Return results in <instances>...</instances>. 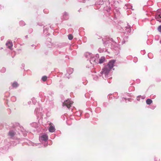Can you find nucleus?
Returning a JSON list of instances; mask_svg holds the SVG:
<instances>
[{"mask_svg":"<svg viewBox=\"0 0 161 161\" xmlns=\"http://www.w3.org/2000/svg\"><path fill=\"white\" fill-rule=\"evenodd\" d=\"M110 70L111 69L110 68L105 66L103 69L100 74H99V75H102L103 78H104V76L105 78H108L109 77L108 74Z\"/></svg>","mask_w":161,"mask_h":161,"instance_id":"1","label":"nucleus"},{"mask_svg":"<svg viewBox=\"0 0 161 161\" xmlns=\"http://www.w3.org/2000/svg\"><path fill=\"white\" fill-rule=\"evenodd\" d=\"M35 112L36 113L38 116H40L41 117H42L45 114L44 111L43 110L42 108L41 107L36 109Z\"/></svg>","mask_w":161,"mask_h":161,"instance_id":"2","label":"nucleus"},{"mask_svg":"<svg viewBox=\"0 0 161 161\" xmlns=\"http://www.w3.org/2000/svg\"><path fill=\"white\" fill-rule=\"evenodd\" d=\"M98 55H96L95 57L92 56V57L90 58V63L91 64H97L98 61Z\"/></svg>","mask_w":161,"mask_h":161,"instance_id":"3","label":"nucleus"},{"mask_svg":"<svg viewBox=\"0 0 161 161\" xmlns=\"http://www.w3.org/2000/svg\"><path fill=\"white\" fill-rule=\"evenodd\" d=\"M73 103V102L71 101L70 100L68 99V100L65 101L63 103V106H65L68 108H69L71 105Z\"/></svg>","mask_w":161,"mask_h":161,"instance_id":"4","label":"nucleus"},{"mask_svg":"<svg viewBox=\"0 0 161 161\" xmlns=\"http://www.w3.org/2000/svg\"><path fill=\"white\" fill-rule=\"evenodd\" d=\"M39 139L41 142L43 141L46 142L48 139V136L47 134H43L40 136Z\"/></svg>","mask_w":161,"mask_h":161,"instance_id":"5","label":"nucleus"},{"mask_svg":"<svg viewBox=\"0 0 161 161\" xmlns=\"http://www.w3.org/2000/svg\"><path fill=\"white\" fill-rule=\"evenodd\" d=\"M115 62V60H110L108 64L107 65H106V66L111 69L114 66V64Z\"/></svg>","mask_w":161,"mask_h":161,"instance_id":"6","label":"nucleus"},{"mask_svg":"<svg viewBox=\"0 0 161 161\" xmlns=\"http://www.w3.org/2000/svg\"><path fill=\"white\" fill-rule=\"evenodd\" d=\"M112 42V41L111 39H107L106 41L103 42V44L106 47H108L111 46Z\"/></svg>","mask_w":161,"mask_h":161,"instance_id":"7","label":"nucleus"},{"mask_svg":"<svg viewBox=\"0 0 161 161\" xmlns=\"http://www.w3.org/2000/svg\"><path fill=\"white\" fill-rule=\"evenodd\" d=\"M6 45L10 50L12 49V47L13 45L12 42H11L10 40H8L7 41V42L6 43Z\"/></svg>","mask_w":161,"mask_h":161,"instance_id":"8","label":"nucleus"},{"mask_svg":"<svg viewBox=\"0 0 161 161\" xmlns=\"http://www.w3.org/2000/svg\"><path fill=\"white\" fill-rule=\"evenodd\" d=\"M17 135L16 132L14 130H10L8 133V136L10 137H13Z\"/></svg>","mask_w":161,"mask_h":161,"instance_id":"9","label":"nucleus"},{"mask_svg":"<svg viewBox=\"0 0 161 161\" xmlns=\"http://www.w3.org/2000/svg\"><path fill=\"white\" fill-rule=\"evenodd\" d=\"M85 57L88 58H90L91 57L93 56V55L92 53H89V52H86L85 53Z\"/></svg>","mask_w":161,"mask_h":161,"instance_id":"10","label":"nucleus"},{"mask_svg":"<svg viewBox=\"0 0 161 161\" xmlns=\"http://www.w3.org/2000/svg\"><path fill=\"white\" fill-rule=\"evenodd\" d=\"M55 130V128L54 126L52 125L50 126L49 128V131L51 132H54Z\"/></svg>","mask_w":161,"mask_h":161,"instance_id":"11","label":"nucleus"},{"mask_svg":"<svg viewBox=\"0 0 161 161\" xmlns=\"http://www.w3.org/2000/svg\"><path fill=\"white\" fill-rule=\"evenodd\" d=\"M63 18L64 20H66L68 18V14L66 12H64L63 15Z\"/></svg>","mask_w":161,"mask_h":161,"instance_id":"12","label":"nucleus"},{"mask_svg":"<svg viewBox=\"0 0 161 161\" xmlns=\"http://www.w3.org/2000/svg\"><path fill=\"white\" fill-rule=\"evenodd\" d=\"M12 86L14 88H16L19 86V84L17 82H14L12 83Z\"/></svg>","mask_w":161,"mask_h":161,"instance_id":"13","label":"nucleus"},{"mask_svg":"<svg viewBox=\"0 0 161 161\" xmlns=\"http://www.w3.org/2000/svg\"><path fill=\"white\" fill-rule=\"evenodd\" d=\"M105 60V58L104 57H102L99 59L98 60V63L99 64L103 63Z\"/></svg>","mask_w":161,"mask_h":161,"instance_id":"14","label":"nucleus"},{"mask_svg":"<svg viewBox=\"0 0 161 161\" xmlns=\"http://www.w3.org/2000/svg\"><path fill=\"white\" fill-rule=\"evenodd\" d=\"M73 71V69L72 68H69L67 70V73L69 75L71 74Z\"/></svg>","mask_w":161,"mask_h":161,"instance_id":"15","label":"nucleus"},{"mask_svg":"<svg viewBox=\"0 0 161 161\" xmlns=\"http://www.w3.org/2000/svg\"><path fill=\"white\" fill-rule=\"evenodd\" d=\"M152 102V100L150 99H147L146 101L147 104L148 105L150 104Z\"/></svg>","mask_w":161,"mask_h":161,"instance_id":"16","label":"nucleus"},{"mask_svg":"<svg viewBox=\"0 0 161 161\" xmlns=\"http://www.w3.org/2000/svg\"><path fill=\"white\" fill-rule=\"evenodd\" d=\"M47 76H43L42 78V80L43 81H46L47 80Z\"/></svg>","mask_w":161,"mask_h":161,"instance_id":"17","label":"nucleus"},{"mask_svg":"<svg viewBox=\"0 0 161 161\" xmlns=\"http://www.w3.org/2000/svg\"><path fill=\"white\" fill-rule=\"evenodd\" d=\"M68 39L69 40H72L73 38V36H72V35L71 34L69 35H68Z\"/></svg>","mask_w":161,"mask_h":161,"instance_id":"18","label":"nucleus"},{"mask_svg":"<svg viewBox=\"0 0 161 161\" xmlns=\"http://www.w3.org/2000/svg\"><path fill=\"white\" fill-rule=\"evenodd\" d=\"M2 73H4L6 71V69L5 68H3L0 70Z\"/></svg>","mask_w":161,"mask_h":161,"instance_id":"19","label":"nucleus"},{"mask_svg":"<svg viewBox=\"0 0 161 161\" xmlns=\"http://www.w3.org/2000/svg\"><path fill=\"white\" fill-rule=\"evenodd\" d=\"M19 24L21 26H23L25 25V24L24 21H20L19 22Z\"/></svg>","mask_w":161,"mask_h":161,"instance_id":"20","label":"nucleus"},{"mask_svg":"<svg viewBox=\"0 0 161 161\" xmlns=\"http://www.w3.org/2000/svg\"><path fill=\"white\" fill-rule=\"evenodd\" d=\"M98 51L100 53H102L103 52L104 50L103 49H102L101 48H99L98 49Z\"/></svg>","mask_w":161,"mask_h":161,"instance_id":"21","label":"nucleus"},{"mask_svg":"<svg viewBox=\"0 0 161 161\" xmlns=\"http://www.w3.org/2000/svg\"><path fill=\"white\" fill-rule=\"evenodd\" d=\"M142 98V99H144V98H143L141 96H138L137 97V100L139 101L140 100V98Z\"/></svg>","mask_w":161,"mask_h":161,"instance_id":"22","label":"nucleus"},{"mask_svg":"<svg viewBox=\"0 0 161 161\" xmlns=\"http://www.w3.org/2000/svg\"><path fill=\"white\" fill-rule=\"evenodd\" d=\"M158 31L161 33V25L158 27Z\"/></svg>","mask_w":161,"mask_h":161,"instance_id":"23","label":"nucleus"},{"mask_svg":"<svg viewBox=\"0 0 161 161\" xmlns=\"http://www.w3.org/2000/svg\"><path fill=\"white\" fill-rule=\"evenodd\" d=\"M125 41H123V42H122V44L125 43Z\"/></svg>","mask_w":161,"mask_h":161,"instance_id":"24","label":"nucleus"},{"mask_svg":"<svg viewBox=\"0 0 161 161\" xmlns=\"http://www.w3.org/2000/svg\"><path fill=\"white\" fill-rule=\"evenodd\" d=\"M44 146L45 147L47 146V144H44Z\"/></svg>","mask_w":161,"mask_h":161,"instance_id":"25","label":"nucleus"},{"mask_svg":"<svg viewBox=\"0 0 161 161\" xmlns=\"http://www.w3.org/2000/svg\"><path fill=\"white\" fill-rule=\"evenodd\" d=\"M46 30H44V32H46Z\"/></svg>","mask_w":161,"mask_h":161,"instance_id":"26","label":"nucleus"},{"mask_svg":"<svg viewBox=\"0 0 161 161\" xmlns=\"http://www.w3.org/2000/svg\"><path fill=\"white\" fill-rule=\"evenodd\" d=\"M105 39H103V41H104L105 40Z\"/></svg>","mask_w":161,"mask_h":161,"instance_id":"27","label":"nucleus"},{"mask_svg":"<svg viewBox=\"0 0 161 161\" xmlns=\"http://www.w3.org/2000/svg\"><path fill=\"white\" fill-rule=\"evenodd\" d=\"M127 38H128V37H125L126 39H127Z\"/></svg>","mask_w":161,"mask_h":161,"instance_id":"28","label":"nucleus"},{"mask_svg":"<svg viewBox=\"0 0 161 161\" xmlns=\"http://www.w3.org/2000/svg\"><path fill=\"white\" fill-rule=\"evenodd\" d=\"M88 115V114H86V115Z\"/></svg>","mask_w":161,"mask_h":161,"instance_id":"29","label":"nucleus"},{"mask_svg":"<svg viewBox=\"0 0 161 161\" xmlns=\"http://www.w3.org/2000/svg\"><path fill=\"white\" fill-rule=\"evenodd\" d=\"M3 49V48H2V47L0 48V49Z\"/></svg>","mask_w":161,"mask_h":161,"instance_id":"30","label":"nucleus"}]
</instances>
